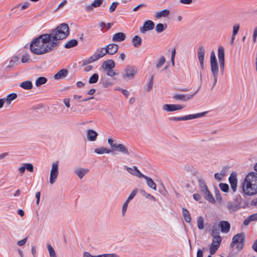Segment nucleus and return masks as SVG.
Listing matches in <instances>:
<instances>
[{"instance_id": "aec40b11", "label": "nucleus", "mask_w": 257, "mask_h": 257, "mask_svg": "<svg viewBox=\"0 0 257 257\" xmlns=\"http://www.w3.org/2000/svg\"><path fill=\"white\" fill-rule=\"evenodd\" d=\"M126 170L130 174L135 175L139 178H142L144 174H143L136 167L133 168L125 167Z\"/></svg>"}, {"instance_id": "4d7b16f0", "label": "nucleus", "mask_w": 257, "mask_h": 257, "mask_svg": "<svg viewBox=\"0 0 257 257\" xmlns=\"http://www.w3.org/2000/svg\"><path fill=\"white\" fill-rule=\"evenodd\" d=\"M153 77H152L150 79L149 82L147 84V90L148 91H151V90L152 89V87H153Z\"/></svg>"}, {"instance_id": "13d9d810", "label": "nucleus", "mask_w": 257, "mask_h": 257, "mask_svg": "<svg viewBox=\"0 0 257 257\" xmlns=\"http://www.w3.org/2000/svg\"><path fill=\"white\" fill-rule=\"evenodd\" d=\"M29 59H30V56L28 54H26L23 56L21 61H22V63H26V62H28Z\"/></svg>"}, {"instance_id": "bf43d9fd", "label": "nucleus", "mask_w": 257, "mask_h": 257, "mask_svg": "<svg viewBox=\"0 0 257 257\" xmlns=\"http://www.w3.org/2000/svg\"><path fill=\"white\" fill-rule=\"evenodd\" d=\"M176 54V50L175 49L173 50L171 53V63L173 66L175 64V56Z\"/></svg>"}, {"instance_id": "774afa93", "label": "nucleus", "mask_w": 257, "mask_h": 257, "mask_svg": "<svg viewBox=\"0 0 257 257\" xmlns=\"http://www.w3.org/2000/svg\"><path fill=\"white\" fill-rule=\"evenodd\" d=\"M252 248L257 252V239H256L252 245Z\"/></svg>"}, {"instance_id": "ea45409f", "label": "nucleus", "mask_w": 257, "mask_h": 257, "mask_svg": "<svg viewBox=\"0 0 257 257\" xmlns=\"http://www.w3.org/2000/svg\"><path fill=\"white\" fill-rule=\"evenodd\" d=\"M47 247L50 257H57L56 252L53 246L50 244L48 243L47 244Z\"/></svg>"}, {"instance_id": "dca6fc26", "label": "nucleus", "mask_w": 257, "mask_h": 257, "mask_svg": "<svg viewBox=\"0 0 257 257\" xmlns=\"http://www.w3.org/2000/svg\"><path fill=\"white\" fill-rule=\"evenodd\" d=\"M205 54V50L202 46L199 47L197 50V56L202 69L204 68V58Z\"/></svg>"}, {"instance_id": "680f3d73", "label": "nucleus", "mask_w": 257, "mask_h": 257, "mask_svg": "<svg viewBox=\"0 0 257 257\" xmlns=\"http://www.w3.org/2000/svg\"><path fill=\"white\" fill-rule=\"evenodd\" d=\"M253 221L252 218L251 217V215L248 216L246 219L244 220L243 222V224L244 225H247L250 221Z\"/></svg>"}, {"instance_id": "20e7f679", "label": "nucleus", "mask_w": 257, "mask_h": 257, "mask_svg": "<svg viewBox=\"0 0 257 257\" xmlns=\"http://www.w3.org/2000/svg\"><path fill=\"white\" fill-rule=\"evenodd\" d=\"M245 234L244 233H239L235 235L233 238L232 242L230 243V246L233 247L236 244V248L238 250H240L242 249L245 240Z\"/></svg>"}, {"instance_id": "4be33fe9", "label": "nucleus", "mask_w": 257, "mask_h": 257, "mask_svg": "<svg viewBox=\"0 0 257 257\" xmlns=\"http://www.w3.org/2000/svg\"><path fill=\"white\" fill-rule=\"evenodd\" d=\"M170 14V12L168 9H165L160 12H157L155 14V17L159 19L162 18H168Z\"/></svg>"}, {"instance_id": "8fccbe9b", "label": "nucleus", "mask_w": 257, "mask_h": 257, "mask_svg": "<svg viewBox=\"0 0 257 257\" xmlns=\"http://www.w3.org/2000/svg\"><path fill=\"white\" fill-rule=\"evenodd\" d=\"M26 170L30 172H33L34 166L31 163H25L24 164Z\"/></svg>"}, {"instance_id": "423d86ee", "label": "nucleus", "mask_w": 257, "mask_h": 257, "mask_svg": "<svg viewBox=\"0 0 257 257\" xmlns=\"http://www.w3.org/2000/svg\"><path fill=\"white\" fill-rule=\"evenodd\" d=\"M59 162L56 161L53 163L52 168L50 171L49 182L51 185H53L57 180L59 171H58Z\"/></svg>"}, {"instance_id": "69168bd1", "label": "nucleus", "mask_w": 257, "mask_h": 257, "mask_svg": "<svg viewBox=\"0 0 257 257\" xmlns=\"http://www.w3.org/2000/svg\"><path fill=\"white\" fill-rule=\"evenodd\" d=\"M93 67L92 65H86L84 68L85 72H89L93 69Z\"/></svg>"}, {"instance_id": "7c9ffc66", "label": "nucleus", "mask_w": 257, "mask_h": 257, "mask_svg": "<svg viewBox=\"0 0 257 257\" xmlns=\"http://www.w3.org/2000/svg\"><path fill=\"white\" fill-rule=\"evenodd\" d=\"M17 97V94L13 93L7 95L6 98H4L7 106L11 104L12 101Z\"/></svg>"}, {"instance_id": "f3484780", "label": "nucleus", "mask_w": 257, "mask_h": 257, "mask_svg": "<svg viewBox=\"0 0 257 257\" xmlns=\"http://www.w3.org/2000/svg\"><path fill=\"white\" fill-rule=\"evenodd\" d=\"M196 92L197 91H196L194 94L189 95L183 94H176L173 96V98L176 100H180L183 101H186L192 98Z\"/></svg>"}, {"instance_id": "b1692460", "label": "nucleus", "mask_w": 257, "mask_h": 257, "mask_svg": "<svg viewBox=\"0 0 257 257\" xmlns=\"http://www.w3.org/2000/svg\"><path fill=\"white\" fill-rule=\"evenodd\" d=\"M226 207L230 212H235L239 209V206L234 201L227 202Z\"/></svg>"}, {"instance_id": "cd10ccee", "label": "nucleus", "mask_w": 257, "mask_h": 257, "mask_svg": "<svg viewBox=\"0 0 257 257\" xmlns=\"http://www.w3.org/2000/svg\"><path fill=\"white\" fill-rule=\"evenodd\" d=\"M204 194V198L211 203H214L215 202V199L214 198L208 189L204 190L202 192Z\"/></svg>"}, {"instance_id": "de8ad7c7", "label": "nucleus", "mask_w": 257, "mask_h": 257, "mask_svg": "<svg viewBox=\"0 0 257 257\" xmlns=\"http://www.w3.org/2000/svg\"><path fill=\"white\" fill-rule=\"evenodd\" d=\"M106 72V74L107 76L110 77H113L115 75H118V73L115 72L114 70L113 69H108L104 71Z\"/></svg>"}, {"instance_id": "4468645a", "label": "nucleus", "mask_w": 257, "mask_h": 257, "mask_svg": "<svg viewBox=\"0 0 257 257\" xmlns=\"http://www.w3.org/2000/svg\"><path fill=\"white\" fill-rule=\"evenodd\" d=\"M113 151H117L119 152L123 155L129 156L130 154V153L127 148L126 147H125L123 144H116L115 146H114V148L112 150Z\"/></svg>"}, {"instance_id": "f8f14e48", "label": "nucleus", "mask_w": 257, "mask_h": 257, "mask_svg": "<svg viewBox=\"0 0 257 257\" xmlns=\"http://www.w3.org/2000/svg\"><path fill=\"white\" fill-rule=\"evenodd\" d=\"M155 27V23L151 21H146L143 27L140 28V31L142 33L145 34L147 31L153 30Z\"/></svg>"}, {"instance_id": "5701e85b", "label": "nucleus", "mask_w": 257, "mask_h": 257, "mask_svg": "<svg viewBox=\"0 0 257 257\" xmlns=\"http://www.w3.org/2000/svg\"><path fill=\"white\" fill-rule=\"evenodd\" d=\"M125 38V35L123 33L118 32L113 36L112 40L115 42H120L124 41Z\"/></svg>"}, {"instance_id": "c756f323", "label": "nucleus", "mask_w": 257, "mask_h": 257, "mask_svg": "<svg viewBox=\"0 0 257 257\" xmlns=\"http://www.w3.org/2000/svg\"><path fill=\"white\" fill-rule=\"evenodd\" d=\"M89 172L88 169L78 168L75 170V173L79 177L80 179H82L85 174Z\"/></svg>"}, {"instance_id": "6e6552de", "label": "nucleus", "mask_w": 257, "mask_h": 257, "mask_svg": "<svg viewBox=\"0 0 257 257\" xmlns=\"http://www.w3.org/2000/svg\"><path fill=\"white\" fill-rule=\"evenodd\" d=\"M137 71L135 67L128 66L124 69L122 77L124 79H132L134 78Z\"/></svg>"}, {"instance_id": "a18cd8bd", "label": "nucleus", "mask_w": 257, "mask_h": 257, "mask_svg": "<svg viewBox=\"0 0 257 257\" xmlns=\"http://www.w3.org/2000/svg\"><path fill=\"white\" fill-rule=\"evenodd\" d=\"M140 192L141 194L145 196L146 198L148 199H150L151 200H153V201L156 200V198L153 196L151 195L150 194L147 193L145 190H141Z\"/></svg>"}, {"instance_id": "338daca9", "label": "nucleus", "mask_w": 257, "mask_h": 257, "mask_svg": "<svg viewBox=\"0 0 257 257\" xmlns=\"http://www.w3.org/2000/svg\"><path fill=\"white\" fill-rule=\"evenodd\" d=\"M63 102L67 108L70 107V99L69 98H65Z\"/></svg>"}, {"instance_id": "864d4df0", "label": "nucleus", "mask_w": 257, "mask_h": 257, "mask_svg": "<svg viewBox=\"0 0 257 257\" xmlns=\"http://www.w3.org/2000/svg\"><path fill=\"white\" fill-rule=\"evenodd\" d=\"M137 192H138V189H134L131 192V193L129 195L128 197L126 199L127 200V201H130L132 199H133L134 198V197L136 196V195L137 194Z\"/></svg>"}, {"instance_id": "1a4fd4ad", "label": "nucleus", "mask_w": 257, "mask_h": 257, "mask_svg": "<svg viewBox=\"0 0 257 257\" xmlns=\"http://www.w3.org/2000/svg\"><path fill=\"white\" fill-rule=\"evenodd\" d=\"M221 237H217L213 238L212 243L209 247L210 254L213 255L215 253L216 250L219 248L221 242Z\"/></svg>"}, {"instance_id": "a878e982", "label": "nucleus", "mask_w": 257, "mask_h": 257, "mask_svg": "<svg viewBox=\"0 0 257 257\" xmlns=\"http://www.w3.org/2000/svg\"><path fill=\"white\" fill-rule=\"evenodd\" d=\"M83 257H117V255L114 253L102 254L97 255H92L89 252L84 251L83 254Z\"/></svg>"}, {"instance_id": "58836bf2", "label": "nucleus", "mask_w": 257, "mask_h": 257, "mask_svg": "<svg viewBox=\"0 0 257 257\" xmlns=\"http://www.w3.org/2000/svg\"><path fill=\"white\" fill-rule=\"evenodd\" d=\"M198 183H199V187L200 188L201 191L202 192L203 191H204V190H206L207 189H208L207 185L206 184V183L203 179H202V178L198 179Z\"/></svg>"}, {"instance_id": "6e6d98bb", "label": "nucleus", "mask_w": 257, "mask_h": 257, "mask_svg": "<svg viewBox=\"0 0 257 257\" xmlns=\"http://www.w3.org/2000/svg\"><path fill=\"white\" fill-rule=\"evenodd\" d=\"M117 5H118V3H117V2L112 3V4H111V5L110 6V7L109 8V12L110 13L113 12L115 10Z\"/></svg>"}, {"instance_id": "bb28decb", "label": "nucleus", "mask_w": 257, "mask_h": 257, "mask_svg": "<svg viewBox=\"0 0 257 257\" xmlns=\"http://www.w3.org/2000/svg\"><path fill=\"white\" fill-rule=\"evenodd\" d=\"M98 134L92 130H88L87 132V138L90 141H95Z\"/></svg>"}, {"instance_id": "f704fd0d", "label": "nucleus", "mask_w": 257, "mask_h": 257, "mask_svg": "<svg viewBox=\"0 0 257 257\" xmlns=\"http://www.w3.org/2000/svg\"><path fill=\"white\" fill-rule=\"evenodd\" d=\"M167 28V25L166 24H158L156 27V31L158 33H161L165 31Z\"/></svg>"}, {"instance_id": "f03ea898", "label": "nucleus", "mask_w": 257, "mask_h": 257, "mask_svg": "<svg viewBox=\"0 0 257 257\" xmlns=\"http://www.w3.org/2000/svg\"><path fill=\"white\" fill-rule=\"evenodd\" d=\"M243 193L249 196L257 194V173L250 172L245 177L242 184Z\"/></svg>"}, {"instance_id": "49530a36", "label": "nucleus", "mask_w": 257, "mask_h": 257, "mask_svg": "<svg viewBox=\"0 0 257 257\" xmlns=\"http://www.w3.org/2000/svg\"><path fill=\"white\" fill-rule=\"evenodd\" d=\"M98 79V75L96 73L93 74L89 79V83H96Z\"/></svg>"}, {"instance_id": "9d476101", "label": "nucleus", "mask_w": 257, "mask_h": 257, "mask_svg": "<svg viewBox=\"0 0 257 257\" xmlns=\"http://www.w3.org/2000/svg\"><path fill=\"white\" fill-rule=\"evenodd\" d=\"M184 107V105L181 104H165L162 106V108L165 111L171 112L182 109Z\"/></svg>"}, {"instance_id": "0eeeda50", "label": "nucleus", "mask_w": 257, "mask_h": 257, "mask_svg": "<svg viewBox=\"0 0 257 257\" xmlns=\"http://www.w3.org/2000/svg\"><path fill=\"white\" fill-rule=\"evenodd\" d=\"M107 53L105 47L100 48L96 51V52L89 58L88 62L91 63L103 57Z\"/></svg>"}, {"instance_id": "a19ab883", "label": "nucleus", "mask_w": 257, "mask_h": 257, "mask_svg": "<svg viewBox=\"0 0 257 257\" xmlns=\"http://www.w3.org/2000/svg\"><path fill=\"white\" fill-rule=\"evenodd\" d=\"M47 79L44 77H40L36 80V85L37 87L40 86L41 85L46 83Z\"/></svg>"}, {"instance_id": "09e8293b", "label": "nucleus", "mask_w": 257, "mask_h": 257, "mask_svg": "<svg viewBox=\"0 0 257 257\" xmlns=\"http://www.w3.org/2000/svg\"><path fill=\"white\" fill-rule=\"evenodd\" d=\"M240 28V25L239 24H235L233 26L232 34L233 36H236Z\"/></svg>"}, {"instance_id": "5fc2aeb1", "label": "nucleus", "mask_w": 257, "mask_h": 257, "mask_svg": "<svg viewBox=\"0 0 257 257\" xmlns=\"http://www.w3.org/2000/svg\"><path fill=\"white\" fill-rule=\"evenodd\" d=\"M130 201H127V200H126L125 202L123 203V205H122V215L124 216V214H125V213L126 211V209H127V206H128V202Z\"/></svg>"}, {"instance_id": "e433bc0d", "label": "nucleus", "mask_w": 257, "mask_h": 257, "mask_svg": "<svg viewBox=\"0 0 257 257\" xmlns=\"http://www.w3.org/2000/svg\"><path fill=\"white\" fill-rule=\"evenodd\" d=\"M20 86L24 89H31L33 87L32 83L30 81H25L20 84Z\"/></svg>"}, {"instance_id": "79ce46f5", "label": "nucleus", "mask_w": 257, "mask_h": 257, "mask_svg": "<svg viewBox=\"0 0 257 257\" xmlns=\"http://www.w3.org/2000/svg\"><path fill=\"white\" fill-rule=\"evenodd\" d=\"M166 59L164 56L160 57L157 60L156 67L157 68H161L165 63Z\"/></svg>"}, {"instance_id": "2eb2a0df", "label": "nucleus", "mask_w": 257, "mask_h": 257, "mask_svg": "<svg viewBox=\"0 0 257 257\" xmlns=\"http://www.w3.org/2000/svg\"><path fill=\"white\" fill-rule=\"evenodd\" d=\"M106 52L108 55H114L115 54L118 49V46L115 44H109L107 45L105 47Z\"/></svg>"}, {"instance_id": "6ab92c4d", "label": "nucleus", "mask_w": 257, "mask_h": 257, "mask_svg": "<svg viewBox=\"0 0 257 257\" xmlns=\"http://www.w3.org/2000/svg\"><path fill=\"white\" fill-rule=\"evenodd\" d=\"M219 226L221 231L223 233H228L230 228V225L227 221H221L219 222Z\"/></svg>"}, {"instance_id": "052dcab7", "label": "nucleus", "mask_w": 257, "mask_h": 257, "mask_svg": "<svg viewBox=\"0 0 257 257\" xmlns=\"http://www.w3.org/2000/svg\"><path fill=\"white\" fill-rule=\"evenodd\" d=\"M107 142L112 150L117 143H114L113 140L110 138L108 139Z\"/></svg>"}, {"instance_id": "7ed1b4c3", "label": "nucleus", "mask_w": 257, "mask_h": 257, "mask_svg": "<svg viewBox=\"0 0 257 257\" xmlns=\"http://www.w3.org/2000/svg\"><path fill=\"white\" fill-rule=\"evenodd\" d=\"M210 67L211 71L214 78L213 86H214L217 81L219 68L215 52L213 51L211 52L210 55Z\"/></svg>"}, {"instance_id": "c9c22d12", "label": "nucleus", "mask_w": 257, "mask_h": 257, "mask_svg": "<svg viewBox=\"0 0 257 257\" xmlns=\"http://www.w3.org/2000/svg\"><path fill=\"white\" fill-rule=\"evenodd\" d=\"M78 41L75 39H72L67 41L64 45L65 48L69 49L77 46Z\"/></svg>"}, {"instance_id": "c03bdc74", "label": "nucleus", "mask_w": 257, "mask_h": 257, "mask_svg": "<svg viewBox=\"0 0 257 257\" xmlns=\"http://www.w3.org/2000/svg\"><path fill=\"white\" fill-rule=\"evenodd\" d=\"M197 226L200 230L204 228V219L202 216H199L197 219Z\"/></svg>"}, {"instance_id": "4c0bfd02", "label": "nucleus", "mask_w": 257, "mask_h": 257, "mask_svg": "<svg viewBox=\"0 0 257 257\" xmlns=\"http://www.w3.org/2000/svg\"><path fill=\"white\" fill-rule=\"evenodd\" d=\"M19 60V58L18 56H15L13 57L10 61L9 64L7 66L6 68L8 69H11L16 64Z\"/></svg>"}, {"instance_id": "393cba45", "label": "nucleus", "mask_w": 257, "mask_h": 257, "mask_svg": "<svg viewBox=\"0 0 257 257\" xmlns=\"http://www.w3.org/2000/svg\"><path fill=\"white\" fill-rule=\"evenodd\" d=\"M68 71L66 69H63L58 71L54 76L56 80H60L65 78L68 74Z\"/></svg>"}, {"instance_id": "0e129e2a", "label": "nucleus", "mask_w": 257, "mask_h": 257, "mask_svg": "<svg viewBox=\"0 0 257 257\" xmlns=\"http://www.w3.org/2000/svg\"><path fill=\"white\" fill-rule=\"evenodd\" d=\"M253 43H255L256 42V38H257V27L255 28L253 31Z\"/></svg>"}, {"instance_id": "c85d7f7f", "label": "nucleus", "mask_w": 257, "mask_h": 257, "mask_svg": "<svg viewBox=\"0 0 257 257\" xmlns=\"http://www.w3.org/2000/svg\"><path fill=\"white\" fill-rule=\"evenodd\" d=\"M142 178L146 179L147 185L149 187L154 190H156V185L151 178L144 175H143Z\"/></svg>"}, {"instance_id": "3c124183", "label": "nucleus", "mask_w": 257, "mask_h": 257, "mask_svg": "<svg viewBox=\"0 0 257 257\" xmlns=\"http://www.w3.org/2000/svg\"><path fill=\"white\" fill-rule=\"evenodd\" d=\"M219 187H220V189L224 192H228V189H229L228 185L226 183H220Z\"/></svg>"}, {"instance_id": "603ef678", "label": "nucleus", "mask_w": 257, "mask_h": 257, "mask_svg": "<svg viewBox=\"0 0 257 257\" xmlns=\"http://www.w3.org/2000/svg\"><path fill=\"white\" fill-rule=\"evenodd\" d=\"M214 194L216 200L220 201L221 200L222 197L219 190L217 188H215L214 189Z\"/></svg>"}, {"instance_id": "473e14b6", "label": "nucleus", "mask_w": 257, "mask_h": 257, "mask_svg": "<svg viewBox=\"0 0 257 257\" xmlns=\"http://www.w3.org/2000/svg\"><path fill=\"white\" fill-rule=\"evenodd\" d=\"M182 215L186 222L189 223L191 222V217L189 212L185 208H182Z\"/></svg>"}, {"instance_id": "412c9836", "label": "nucleus", "mask_w": 257, "mask_h": 257, "mask_svg": "<svg viewBox=\"0 0 257 257\" xmlns=\"http://www.w3.org/2000/svg\"><path fill=\"white\" fill-rule=\"evenodd\" d=\"M103 1V0H94L90 5L85 7V10L87 11H91L93 10V8L99 7L102 4Z\"/></svg>"}, {"instance_id": "2f4dec72", "label": "nucleus", "mask_w": 257, "mask_h": 257, "mask_svg": "<svg viewBox=\"0 0 257 257\" xmlns=\"http://www.w3.org/2000/svg\"><path fill=\"white\" fill-rule=\"evenodd\" d=\"M142 40L138 36H135L132 39V43L136 48L140 47L142 45Z\"/></svg>"}, {"instance_id": "72a5a7b5", "label": "nucleus", "mask_w": 257, "mask_h": 257, "mask_svg": "<svg viewBox=\"0 0 257 257\" xmlns=\"http://www.w3.org/2000/svg\"><path fill=\"white\" fill-rule=\"evenodd\" d=\"M112 151L110 149H108L104 147H101L99 148H96L94 150V152L97 154L101 155L104 153L109 154L111 153Z\"/></svg>"}, {"instance_id": "9b49d317", "label": "nucleus", "mask_w": 257, "mask_h": 257, "mask_svg": "<svg viewBox=\"0 0 257 257\" xmlns=\"http://www.w3.org/2000/svg\"><path fill=\"white\" fill-rule=\"evenodd\" d=\"M218 58L220 69L222 71H223L225 66V59L224 50L223 47H219L218 49Z\"/></svg>"}, {"instance_id": "f257e3e1", "label": "nucleus", "mask_w": 257, "mask_h": 257, "mask_svg": "<svg viewBox=\"0 0 257 257\" xmlns=\"http://www.w3.org/2000/svg\"><path fill=\"white\" fill-rule=\"evenodd\" d=\"M69 34L68 25L61 24L51 33L41 35L33 39L30 45L31 51L38 55L50 53L55 50L60 41L66 38Z\"/></svg>"}, {"instance_id": "37998d69", "label": "nucleus", "mask_w": 257, "mask_h": 257, "mask_svg": "<svg viewBox=\"0 0 257 257\" xmlns=\"http://www.w3.org/2000/svg\"><path fill=\"white\" fill-rule=\"evenodd\" d=\"M219 231L218 228L216 227H213L211 231V236L213 238H217V237H221L219 235Z\"/></svg>"}, {"instance_id": "ddd939ff", "label": "nucleus", "mask_w": 257, "mask_h": 257, "mask_svg": "<svg viewBox=\"0 0 257 257\" xmlns=\"http://www.w3.org/2000/svg\"><path fill=\"white\" fill-rule=\"evenodd\" d=\"M229 182L233 192L236 191L237 179L236 177V174L234 172L231 173L229 177Z\"/></svg>"}, {"instance_id": "e2e57ef3", "label": "nucleus", "mask_w": 257, "mask_h": 257, "mask_svg": "<svg viewBox=\"0 0 257 257\" xmlns=\"http://www.w3.org/2000/svg\"><path fill=\"white\" fill-rule=\"evenodd\" d=\"M28 237H26L22 240H19L17 242V244L19 246H22L26 242Z\"/></svg>"}, {"instance_id": "39448f33", "label": "nucleus", "mask_w": 257, "mask_h": 257, "mask_svg": "<svg viewBox=\"0 0 257 257\" xmlns=\"http://www.w3.org/2000/svg\"><path fill=\"white\" fill-rule=\"evenodd\" d=\"M207 113V111H204L196 114H189L180 117H173L171 118L172 120L174 121H185L187 120L194 119L197 118L204 116Z\"/></svg>"}, {"instance_id": "a211bd4d", "label": "nucleus", "mask_w": 257, "mask_h": 257, "mask_svg": "<svg viewBox=\"0 0 257 257\" xmlns=\"http://www.w3.org/2000/svg\"><path fill=\"white\" fill-rule=\"evenodd\" d=\"M115 62L112 60H108L103 62L101 68L103 71L113 69L115 67Z\"/></svg>"}]
</instances>
